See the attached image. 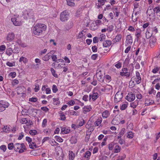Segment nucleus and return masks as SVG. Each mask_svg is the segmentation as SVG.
<instances>
[{"label":"nucleus","mask_w":160,"mask_h":160,"mask_svg":"<svg viewBox=\"0 0 160 160\" xmlns=\"http://www.w3.org/2000/svg\"><path fill=\"white\" fill-rule=\"evenodd\" d=\"M135 98V95L132 92L129 93L125 98V99L129 102L133 101Z\"/></svg>","instance_id":"11"},{"label":"nucleus","mask_w":160,"mask_h":160,"mask_svg":"<svg viewBox=\"0 0 160 160\" xmlns=\"http://www.w3.org/2000/svg\"><path fill=\"white\" fill-rule=\"evenodd\" d=\"M138 105L137 102H134L130 103L131 107L133 108H135Z\"/></svg>","instance_id":"53"},{"label":"nucleus","mask_w":160,"mask_h":160,"mask_svg":"<svg viewBox=\"0 0 160 160\" xmlns=\"http://www.w3.org/2000/svg\"><path fill=\"white\" fill-rule=\"evenodd\" d=\"M51 57V54L48 53L42 58V59L44 61H48L49 60Z\"/></svg>","instance_id":"35"},{"label":"nucleus","mask_w":160,"mask_h":160,"mask_svg":"<svg viewBox=\"0 0 160 160\" xmlns=\"http://www.w3.org/2000/svg\"><path fill=\"white\" fill-rule=\"evenodd\" d=\"M47 119H46L45 118L42 121V128H44L46 127V124H47Z\"/></svg>","instance_id":"60"},{"label":"nucleus","mask_w":160,"mask_h":160,"mask_svg":"<svg viewBox=\"0 0 160 160\" xmlns=\"http://www.w3.org/2000/svg\"><path fill=\"white\" fill-rule=\"evenodd\" d=\"M11 130V128L9 126H6L3 128V131L5 133H9Z\"/></svg>","instance_id":"33"},{"label":"nucleus","mask_w":160,"mask_h":160,"mask_svg":"<svg viewBox=\"0 0 160 160\" xmlns=\"http://www.w3.org/2000/svg\"><path fill=\"white\" fill-rule=\"evenodd\" d=\"M28 122V121L26 118H22L20 121V122L22 124H26Z\"/></svg>","instance_id":"59"},{"label":"nucleus","mask_w":160,"mask_h":160,"mask_svg":"<svg viewBox=\"0 0 160 160\" xmlns=\"http://www.w3.org/2000/svg\"><path fill=\"white\" fill-rule=\"evenodd\" d=\"M92 97V101H95L99 97V94L98 92H92L91 94Z\"/></svg>","instance_id":"30"},{"label":"nucleus","mask_w":160,"mask_h":160,"mask_svg":"<svg viewBox=\"0 0 160 160\" xmlns=\"http://www.w3.org/2000/svg\"><path fill=\"white\" fill-rule=\"evenodd\" d=\"M9 103L4 100L0 101V112H2L6 109L9 106Z\"/></svg>","instance_id":"8"},{"label":"nucleus","mask_w":160,"mask_h":160,"mask_svg":"<svg viewBox=\"0 0 160 160\" xmlns=\"http://www.w3.org/2000/svg\"><path fill=\"white\" fill-rule=\"evenodd\" d=\"M154 103V100L151 99H148L145 101V105L146 106H148L153 105Z\"/></svg>","instance_id":"27"},{"label":"nucleus","mask_w":160,"mask_h":160,"mask_svg":"<svg viewBox=\"0 0 160 160\" xmlns=\"http://www.w3.org/2000/svg\"><path fill=\"white\" fill-rule=\"evenodd\" d=\"M8 148L10 150H12L13 148L14 149V145L12 143H9L8 145Z\"/></svg>","instance_id":"52"},{"label":"nucleus","mask_w":160,"mask_h":160,"mask_svg":"<svg viewBox=\"0 0 160 160\" xmlns=\"http://www.w3.org/2000/svg\"><path fill=\"white\" fill-rule=\"evenodd\" d=\"M70 131V129L67 127H63L61 129V132L63 134L68 133Z\"/></svg>","instance_id":"31"},{"label":"nucleus","mask_w":160,"mask_h":160,"mask_svg":"<svg viewBox=\"0 0 160 160\" xmlns=\"http://www.w3.org/2000/svg\"><path fill=\"white\" fill-rule=\"evenodd\" d=\"M106 38V36L104 34H101L100 35L99 39L100 41H102Z\"/></svg>","instance_id":"55"},{"label":"nucleus","mask_w":160,"mask_h":160,"mask_svg":"<svg viewBox=\"0 0 160 160\" xmlns=\"http://www.w3.org/2000/svg\"><path fill=\"white\" fill-rule=\"evenodd\" d=\"M128 102H126L125 103L122 104L121 106L120 109L121 110H125L128 107Z\"/></svg>","instance_id":"40"},{"label":"nucleus","mask_w":160,"mask_h":160,"mask_svg":"<svg viewBox=\"0 0 160 160\" xmlns=\"http://www.w3.org/2000/svg\"><path fill=\"white\" fill-rule=\"evenodd\" d=\"M85 124V120L83 119H81L78 122V124L77 125L78 127H79L82 126Z\"/></svg>","instance_id":"46"},{"label":"nucleus","mask_w":160,"mask_h":160,"mask_svg":"<svg viewBox=\"0 0 160 160\" xmlns=\"http://www.w3.org/2000/svg\"><path fill=\"white\" fill-rule=\"evenodd\" d=\"M92 109V107L91 105L84 106L83 108V112L86 114L87 112H90Z\"/></svg>","instance_id":"21"},{"label":"nucleus","mask_w":160,"mask_h":160,"mask_svg":"<svg viewBox=\"0 0 160 160\" xmlns=\"http://www.w3.org/2000/svg\"><path fill=\"white\" fill-rule=\"evenodd\" d=\"M123 98V93L122 91H118L115 95L114 97V102L118 103L121 101Z\"/></svg>","instance_id":"6"},{"label":"nucleus","mask_w":160,"mask_h":160,"mask_svg":"<svg viewBox=\"0 0 160 160\" xmlns=\"http://www.w3.org/2000/svg\"><path fill=\"white\" fill-rule=\"evenodd\" d=\"M13 52V50L11 48H8L6 52V54L8 56H11Z\"/></svg>","instance_id":"37"},{"label":"nucleus","mask_w":160,"mask_h":160,"mask_svg":"<svg viewBox=\"0 0 160 160\" xmlns=\"http://www.w3.org/2000/svg\"><path fill=\"white\" fill-rule=\"evenodd\" d=\"M160 67H158L157 66H154L153 68L152 71V72L154 74H156L158 73L159 71Z\"/></svg>","instance_id":"32"},{"label":"nucleus","mask_w":160,"mask_h":160,"mask_svg":"<svg viewBox=\"0 0 160 160\" xmlns=\"http://www.w3.org/2000/svg\"><path fill=\"white\" fill-rule=\"evenodd\" d=\"M102 118L103 119L108 118L110 114V111L108 110H105L101 113Z\"/></svg>","instance_id":"13"},{"label":"nucleus","mask_w":160,"mask_h":160,"mask_svg":"<svg viewBox=\"0 0 160 160\" xmlns=\"http://www.w3.org/2000/svg\"><path fill=\"white\" fill-rule=\"evenodd\" d=\"M156 93V91L154 90L153 88H152L151 89L148 91V93L149 94H153L155 95Z\"/></svg>","instance_id":"58"},{"label":"nucleus","mask_w":160,"mask_h":160,"mask_svg":"<svg viewBox=\"0 0 160 160\" xmlns=\"http://www.w3.org/2000/svg\"><path fill=\"white\" fill-rule=\"evenodd\" d=\"M28 61L27 59L23 56L21 57L19 60L20 62H23L24 64L28 62Z\"/></svg>","instance_id":"38"},{"label":"nucleus","mask_w":160,"mask_h":160,"mask_svg":"<svg viewBox=\"0 0 160 160\" xmlns=\"http://www.w3.org/2000/svg\"><path fill=\"white\" fill-rule=\"evenodd\" d=\"M120 119L116 116H115L111 121V124L113 125H118L120 123Z\"/></svg>","instance_id":"17"},{"label":"nucleus","mask_w":160,"mask_h":160,"mask_svg":"<svg viewBox=\"0 0 160 160\" xmlns=\"http://www.w3.org/2000/svg\"><path fill=\"white\" fill-rule=\"evenodd\" d=\"M122 38V35L120 34H118L116 36L115 38L113 39L112 41L115 43L118 42H119L121 41Z\"/></svg>","instance_id":"19"},{"label":"nucleus","mask_w":160,"mask_h":160,"mask_svg":"<svg viewBox=\"0 0 160 160\" xmlns=\"http://www.w3.org/2000/svg\"><path fill=\"white\" fill-rule=\"evenodd\" d=\"M138 12H136L134 14L133 13L132 14V21L134 22H135L137 21L138 17H137L136 16Z\"/></svg>","instance_id":"41"},{"label":"nucleus","mask_w":160,"mask_h":160,"mask_svg":"<svg viewBox=\"0 0 160 160\" xmlns=\"http://www.w3.org/2000/svg\"><path fill=\"white\" fill-rule=\"evenodd\" d=\"M136 84V83L135 81L133 80L132 78H131V80L129 82V86L131 88H132L135 86Z\"/></svg>","instance_id":"39"},{"label":"nucleus","mask_w":160,"mask_h":160,"mask_svg":"<svg viewBox=\"0 0 160 160\" xmlns=\"http://www.w3.org/2000/svg\"><path fill=\"white\" fill-rule=\"evenodd\" d=\"M55 151L56 155L62 154L63 153L62 149L60 146L57 147L55 148Z\"/></svg>","instance_id":"23"},{"label":"nucleus","mask_w":160,"mask_h":160,"mask_svg":"<svg viewBox=\"0 0 160 160\" xmlns=\"http://www.w3.org/2000/svg\"><path fill=\"white\" fill-rule=\"evenodd\" d=\"M50 71L52 72V75L56 77L57 78L58 76V75L56 73V71L54 69L52 68H51L50 69Z\"/></svg>","instance_id":"50"},{"label":"nucleus","mask_w":160,"mask_h":160,"mask_svg":"<svg viewBox=\"0 0 160 160\" xmlns=\"http://www.w3.org/2000/svg\"><path fill=\"white\" fill-rule=\"evenodd\" d=\"M132 37L130 34L128 35L126 37L125 45H131L132 43Z\"/></svg>","instance_id":"14"},{"label":"nucleus","mask_w":160,"mask_h":160,"mask_svg":"<svg viewBox=\"0 0 160 160\" xmlns=\"http://www.w3.org/2000/svg\"><path fill=\"white\" fill-rule=\"evenodd\" d=\"M132 78L135 81L136 84H140L141 82V78L139 72L137 71L135 72V75Z\"/></svg>","instance_id":"7"},{"label":"nucleus","mask_w":160,"mask_h":160,"mask_svg":"<svg viewBox=\"0 0 160 160\" xmlns=\"http://www.w3.org/2000/svg\"><path fill=\"white\" fill-rule=\"evenodd\" d=\"M11 20L15 26H19L22 24L21 18L19 16H14L12 18Z\"/></svg>","instance_id":"3"},{"label":"nucleus","mask_w":160,"mask_h":160,"mask_svg":"<svg viewBox=\"0 0 160 160\" xmlns=\"http://www.w3.org/2000/svg\"><path fill=\"white\" fill-rule=\"evenodd\" d=\"M51 144L52 146H57L58 145V143L55 142L54 139L52 140Z\"/></svg>","instance_id":"63"},{"label":"nucleus","mask_w":160,"mask_h":160,"mask_svg":"<svg viewBox=\"0 0 160 160\" xmlns=\"http://www.w3.org/2000/svg\"><path fill=\"white\" fill-rule=\"evenodd\" d=\"M134 136L133 133L132 132H128L127 133V137L129 138H132Z\"/></svg>","instance_id":"44"},{"label":"nucleus","mask_w":160,"mask_h":160,"mask_svg":"<svg viewBox=\"0 0 160 160\" xmlns=\"http://www.w3.org/2000/svg\"><path fill=\"white\" fill-rule=\"evenodd\" d=\"M157 40L156 38L153 36L150 38L149 41V45L151 48H153L155 46Z\"/></svg>","instance_id":"9"},{"label":"nucleus","mask_w":160,"mask_h":160,"mask_svg":"<svg viewBox=\"0 0 160 160\" xmlns=\"http://www.w3.org/2000/svg\"><path fill=\"white\" fill-rule=\"evenodd\" d=\"M69 17V13L67 11H64L60 14V19L62 22L67 21Z\"/></svg>","instance_id":"5"},{"label":"nucleus","mask_w":160,"mask_h":160,"mask_svg":"<svg viewBox=\"0 0 160 160\" xmlns=\"http://www.w3.org/2000/svg\"><path fill=\"white\" fill-rule=\"evenodd\" d=\"M152 34V31L151 28L150 27H148L147 28V31L146 32V37L147 38H151Z\"/></svg>","instance_id":"15"},{"label":"nucleus","mask_w":160,"mask_h":160,"mask_svg":"<svg viewBox=\"0 0 160 160\" xmlns=\"http://www.w3.org/2000/svg\"><path fill=\"white\" fill-rule=\"evenodd\" d=\"M125 132V129L124 128H122L119 133L118 134V136L117 137V138L119 139L121 138L123 136L124 134V133Z\"/></svg>","instance_id":"26"},{"label":"nucleus","mask_w":160,"mask_h":160,"mask_svg":"<svg viewBox=\"0 0 160 160\" xmlns=\"http://www.w3.org/2000/svg\"><path fill=\"white\" fill-rule=\"evenodd\" d=\"M63 153L62 154L56 155V157L57 160H62L63 158Z\"/></svg>","instance_id":"49"},{"label":"nucleus","mask_w":160,"mask_h":160,"mask_svg":"<svg viewBox=\"0 0 160 160\" xmlns=\"http://www.w3.org/2000/svg\"><path fill=\"white\" fill-rule=\"evenodd\" d=\"M55 139L57 141L60 142H62L63 141V139L61 137L58 136H56Z\"/></svg>","instance_id":"54"},{"label":"nucleus","mask_w":160,"mask_h":160,"mask_svg":"<svg viewBox=\"0 0 160 160\" xmlns=\"http://www.w3.org/2000/svg\"><path fill=\"white\" fill-rule=\"evenodd\" d=\"M85 35V31L83 30L79 33L78 38L81 39L82 41H84L86 38Z\"/></svg>","instance_id":"16"},{"label":"nucleus","mask_w":160,"mask_h":160,"mask_svg":"<svg viewBox=\"0 0 160 160\" xmlns=\"http://www.w3.org/2000/svg\"><path fill=\"white\" fill-rule=\"evenodd\" d=\"M77 142V139L75 136L72 137L71 139V143L72 144H75Z\"/></svg>","instance_id":"48"},{"label":"nucleus","mask_w":160,"mask_h":160,"mask_svg":"<svg viewBox=\"0 0 160 160\" xmlns=\"http://www.w3.org/2000/svg\"><path fill=\"white\" fill-rule=\"evenodd\" d=\"M38 98H36L32 97L29 99V101L32 102H35L38 101Z\"/></svg>","instance_id":"62"},{"label":"nucleus","mask_w":160,"mask_h":160,"mask_svg":"<svg viewBox=\"0 0 160 160\" xmlns=\"http://www.w3.org/2000/svg\"><path fill=\"white\" fill-rule=\"evenodd\" d=\"M135 31V35L137 39V40L138 41L141 36V30L140 29L138 28L136 29Z\"/></svg>","instance_id":"22"},{"label":"nucleus","mask_w":160,"mask_h":160,"mask_svg":"<svg viewBox=\"0 0 160 160\" xmlns=\"http://www.w3.org/2000/svg\"><path fill=\"white\" fill-rule=\"evenodd\" d=\"M14 150L16 152L21 153L26 150V148L23 143H16L14 144Z\"/></svg>","instance_id":"2"},{"label":"nucleus","mask_w":160,"mask_h":160,"mask_svg":"<svg viewBox=\"0 0 160 160\" xmlns=\"http://www.w3.org/2000/svg\"><path fill=\"white\" fill-rule=\"evenodd\" d=\"M79 114V113L78 111H75L73 110L71 111V115H75V116H78Z\"/></svg>","instance_id":"56"},{"label":"nucleus","mask_w":160,"mask_h":160,"mask_svg":"<svg viewBox=\"0 0 160 160\" xmlns=\"http://www.w3.org/2000/svg\"><path fill=\"white\" fill-rule=\"evenodd\" d=\"M106 0H98V3H96L97 8L99 9L102 8V6L104 5Z\"/></svg>","instance_id":"18"},{"label":"nucleus","mask_w":160,"mask_h":160,"mask_svg":"<svg viewBox=\"0 0 160 160\" xmlns=\"http://www.w3.org/2000/svg\"><path fill=\"white\" fill-rule=\"evenodd\" d=\"M104 91L109 93L112 91V86L109 85H107L104 87Z\"/></svg>","instance_id":"20"},{"label":"nucleus","mask_w":160,"mask_h":160,"mask_svg":"<svg viewBox=\"0 0 160 160\" xmlns=\"http://www.w3.org/2000/svg\"><path fill=\"white\" fill-rule=\"evenodd\" d=\"M96 76L98 79V80L100 82H104V77L103 75V73L102 72L101 70H99L98 72H97Z\"/></svg>","instance_id":"10"},{"label":"nucleus","mask_w":160,"mask_h":160,"mask_svg":"<svg viewBox=\"0 0 160 160\" xmlns=\"http://www.w3.org/2000/svg\"><path fill=\"white\" fill-rule=\"evenodd\" d=\"M46 29L47 26L45 24L38 23L33 26L32 31L34 36H39L44 33Z\"/></svg>","instance_id":"1"},{"label":"nucleus","mask_w":160,"mask_h":160,"mask_svg":"<svg viewBox=\"0 0 160 160\" xmlns=\"http://www.w3.org/2000/svg\"><path fill=\"white\" fill-rule=\"evenodd\" d=\"M115 11L113 12L114 14L115 15L116 17H118L120 13V11L118 10L117 8H114Z\"/></svg>","instance_id":"45"},{"label":"nucleus","mask_w":160,"mask_h":160,"mask_svg":"<svg viewBox=\"0 0 160 160\" xmlns=\"http://www.w3.org/2000/svg\"><path fill=\"white\" fill-rule=\"evenodd\" d=\"M37 131L35 130H31L29 131V134L31 135H35L37 134Z\"/></svg>","instance_id":"57"},{"label":"nucleus","mask_w":160,"mask_h":160,"mask_svg":"<svg viewBox=\"0 0 160 160\" xmlns=\"http://www.w3.org/2000/svg\"><path fill=\"white\" fill-rule=\"evenodd\" d=\"M52 91L53 92L56 93L58 90L57 86L55 85H53L52 87Z\"/></svg>","instance_id":"61"},{"label":"nucleus","mask_w":160,"mask_h":160,"mask_svg":"<svg viewBox=\"0 0 160 160\" xmlns=\"http://www.w3.org/2000/svg\"><path fill=\"white\" fill-rule=\"evenodd\" d=\"M127 68H122L121 71L120 72V75L122 77H126V78H129L131 76L129 72H128Z\"/></svg>","instance_id":"4"},{"label":"nucleus","mask_w":160,"mask_h":160,"mask_svg":"<svg viewBox=\"0 0 160 160\" xmlns=\"http://www.w3.org/2000/svg\"><path fill=\"white\" fill-rule=\"evenodd\" d=\"M29 146L30 148L34 149L37 148L36 145L34 142H32L29 143Z\"/></svg>","instance_id":"42"},{"label":"nucleus","mask_w":160,"mask_h":160,"mask_svg":"<svg viewBox=\"0 0 160 160\" xmlns=\"http://www.w3.org/2000/svg\"><path fill=\"white\" fill-rule=\"evenodd\" d=\"M15 37V34L13 32H10L7 35L6 40L8 41L12 42L14 40Z\"/></svg>","instance_id":"12"},{"label":"nucleus","mask_w":160,"mask_h":160,"mask_svg":"<svg viewBox=\"0 0 160 160\" xmlns=\"http://www.w3.org/2000/svg\"><path fill=\"white\" fill-rule=\"evenodd\" d=\"M98 28V25H97L94 22H93L91 25L90 29L91 30L94 31L97 29Z\"/></svg>","instance_id":"28"},{"label":"nucleus","mask_w":160,"mask_h":160,"mask_svg":"<svg viewBox=\"0 0 160 160\" xmlns=\"http://www.w3.org/2000/svg\"><path fill=\"white\" fill-rule=\"evenodd\" d=\"M111 41L110 40H106L103 43V46L105 47H109L111 44Z\"/></svg>","instance_id":"29"},{"label":"nucleus","mask_w":160,"mask_h":160,"mask_svg":"<svg viewBox=\"0 0 160 160\" xmlns=\"http://www.w3.org/2000/svg\"><path fill=\"white\" fill-rule=\"evenodd\" d=\"M154 12L157 14L159 13L160 12V6H157L155 7L153 9Z\"/></svg>","instance_id":"51"},{"label":"nucleus","mask_w":160,"mask_h":160,"mask_svg":"<svg viewBox=\"0 0 160 160\" xmlns=\"http://www.w3.org/2000/svg\"><path fill=\"white\" fill-rule=\"evenodd\" d=\"M102 121V118L101 117H98L96 121L94 123V125L95 126H100L101 124Z\"/></svg>","instance_id":"25"},{"label":"nucleus","mask_w":160,"mask_h":160,"mask_svg":"<svg viewBox=\"0 0 160 160\" xmlns=\"http://www.w3.org/2000/svg\"><path fill=\"white\" fill-rule=\"evenodd\" d=\"M114 142H111L108 145V148L110 150H112L113 148H114L115 146L116 145Z\"/></svg>","instance_id":"36"},{"label":"nucleus","mask_w":160,"mask_h":160,"mask_svg":"<svg viewBox=\"0 0 160 160\" xmlns=\"http://www.w3.org/2000/svg\"><path fill=\"white\" fill-rule=\"evenodd\" d=\"M105 80L107 82H109L111 80V77L108 75H106L105 76Z\"/></svg>","instance_id":"47"},{"label":"nucleus","mask_w":160,"mask_h":160,"mask_svg":"<svg viewBox=\"0 0 160 160\" xmlns=\"http://www.w3.org/2000/svg\"><path fill=\"white\" fill-rule=\"evenodd\" d=\"M121 149L120 147L118 145L116 144L114 147L113 152L116 153L119 152L121 150Z\"/></svg>","instance_id":"34"},{"label":"nucleus","mask_w":160,"mask_h":160,"mask_svg":"<svg viewBox=\"0 0 160 160\" xmlns=\"http://www.w3.org/2000/svg\"><path fill=\"white\" fill-rule=\"evenodd\" d=\"M91 155V152L89 151H88L85 152L83 157L86 159V160H88L90 159Z\"/></svg>","instance_id":"24"},{"label":"nucleus","mask_w":160,"mask_h":160,"mask_svg":"<svg viewBox=\"0 0 160 160\" xmlns=\"http://www.w3.org/2000/svg\"><path fill=\"white\" fill-rule=\"evenodd\" d=\"M130 59L129 58H126L123 63V66L127 67L129 63Z\"/></svg>","instance_id":"43"},{"label":"nucleus","mask_w":160,"mask_h":160,"mask_svg":"<svg viewBox=\"0 0 160 160\" xmlns=\"http://www.w3.org/2000/svg\"><path fill=\"white\" fill-rule=\"evenodd\" d=\"M6 47L4 45H2L0 46V52H2L5 50Z\"/></svg>","instance_id":"64"}]
</instances>
